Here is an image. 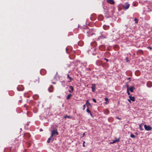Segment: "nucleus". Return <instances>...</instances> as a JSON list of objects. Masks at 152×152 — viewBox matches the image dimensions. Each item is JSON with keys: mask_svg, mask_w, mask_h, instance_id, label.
<instances>
[{"mask_svg": "<svg viewBox=\"0 0 152 152\" xmlns=\"http://www.w3.org/2000/svg\"><path fill=\"white\" fill-rule=\"evenodd\" d=\"M53 84H55V83H54V82H53Z\"/></svg>", "mask_w": 152, "mask_h": 152, "instance_id": "13d9d810", "label": "nucleus"}, {"mask_svg": "<svg viewBox=\"0 0 152 152\" xmlns=\"http://www.w3.org/2000/svg\"><path fill=\"white\" fill-rule=\"evenodd\" d=\"M90 31V30L88 28H85L83 30V32L87 34H88L89 32Z\"/></svg>", "mask_w": 152, "mask_h": 152, "instance_id": "6e6552de", "label": "nucleus"}, {"mask_svg": "<svg viewBox=\"0 0 152 152\" xmlns=\"http://www.w3.org/2000/svg\"><path fill=\"white\" fill-rule=\"evenodd\" d=\"M51 128L53 130L51 131V137H53V136L55 135H58L59 134V133L57 131V126H53L51 127Z\"/></svg>", "mask_w": 152, "mask_h": 152, "instance_id": "f257e3e1", "label": "nucleus"}, {"mask_svg": "<svg viewBox=\"0 0 152 152\" xmlns=\"http://www.w3.org/2000/svg\"><path fill=\"white\" fill-rule=\"evenodd\" d=\"M144 127L145 130L147 131H149L151 130L152 127L149 126H147L145 124L144 125Z\"/></svg>", "mask_w": 152, "mask_h": 152, "instance_id": "20e7f679", "label": "nucleus"}, {"mask_svg": "<svg viewBox=\"0 0 152 152\" xmlns=\"http://www.w3.org/2000/svg\"><path fill=\"white\" fill-rule=\"evenodd\" d=\"M54 140V139L53 138V137H51V141L52 142H53Z\"/></svg>", "mask_w": 152, "mask_h": 152, "instance_id": "37998d69", "label": "nucleus"}, {"mask_svg": "<svg viewBox=\"0 0 152 152\" xmlns=\"http://www.w3.org/2000/svg\"><path fill=\"white\" fill-rule=\"evenodd\" d=\"M90 113V115H91V116H92V115H92V113H91V112Z\"/></svg>", "mask_w": 152, "mask_h": 152, "instance_id": "09e8293b", "label": "nucleus"}, {"mask_svg": "<svg viewBox=\"0 0 152 152\" xmlns=\"http://www.w3.org/2000/svg\"><path fill=\"white\" fill-rule=\"evenodd\" d=\"M120 141V139L118 138L114 140H113L112 142H110V144H113L115 143L116 142H118Z\"/></svg>", "mask_w": 152, "mask_h": 152, "instance_id": "1a4fd4ad", "label": "nucleus"}, {"mask_svg": "<svg viewBox=\"0 0 152 152\" xmlns=\"http://www.w3.org/2000/svg\"><path fill=\"white\" fill-rule=\"evenodd\" d=\"M33 81L35 83L38 84L39 83V78L38 77H34L33 79Z\"/></svg>", "mask_w": 152, "mask_h": 152, "instance_id": "7ed1b4c3", "label": "nucleus"}, {"mask_svg": "<svg viewBox=\"0 0 152 152\" xmlns=\"http://www.w3.org/2000/svg\"><path fill=\"white\" fill-rule=\"evenodd\" d=\"M127 92L129 95H130V93L129 91V89H127Z\"/></svg>", "mask_w": 152, "mask_h": 152, "instance_id": "f704fd0d", "label": "nucleus"}, {"mask_svg": "<svg viewBox=\"0 0 152 152\" xmlns=\"http://www.w3.org/2000/svg\"><path fill=\"white\" fill-rule=\"evenodd\" d=\"M91 44L92 46L94 47L96 45V42H94L91 43Z\"/></svg>", "mask_w": 152, "mask_h": 152, "instance_id": "5701e85b", "label": "nucleus"}, {"mask_svg": "<svg viewBox=\"0 0 152 152\" xmlns=\"http://www.w3.org/2000/svg\"><path fill=\"white\" fill-rule=\"evenodd\" d=\"M12 147H10V151H12V152H15V151H12Z\"/></svg>", "mask_w": 152, "mask_h": 152, "instance_id": "a19ab883", "label": "nucleus"}, {"mask_svg": "<svg viewBox=\"0 0 152 152\" xmlns=\"http://www.w3.org/2000/svg\"><path fill=\"white\" fill-rule=\"evenodd\" d=\"M105 48V46L103 45H101L99 46V49L102 50H103Z\"/></svg>", "mask_w": 152, "mask_h": 152, "instance_id": "9d476101", "label": "nucleus"}, {"mask_svg": "<svg viewBox=\"0 0 152 152\" xmlns=\"http://www.w3.org/2000/svg\"><path fill=\"white\" fill-rule=\"evenodd\" d=\"M137 53L142 54V51L141 50H139L137 51Z\"/></svg>", "mask_w": 152, "mask_h": 152, "instance_id": "a878e982", "label": "nucleus"}, {"mask_svg": "<svg viewBox=\"0 0 152 152\" xmlns=\"http://www.w3.org/2000/svg\"><path fill=\"white\" fill-rule=\"evenodd\" d=\"M104 60H106V61H107V62H108V61H109V60H108V59H107V58H104Z\"/></svg>", "mask_w": 152, "mask_h": 152, "instance_id": "79ce46f5", "label": "nucleus"}, {"mask_svg": "<svg viewBox=\"0 0 152 152\" xmlns=\"http://www.w3.org/2000/svg\"><path fill=\"white\" fill-rule=\"evenodd\" d=\"M131 100H130V99H128V101L130 102V103H131Z\"/></svg>", "mask_w": 152, "mask_h": 152, "instance_id": "de8ad7c7", "label": "nucleus"}, {"mask_svg": "<svg viewBox=\"0 0 152 152\" xmlns=\"http://www.w3.org/2000/svg\"><path fill=\"white\" fill-rule=\"evenodd\" d=\"M86 111L88 113H90L91 112L89 109V108H87L86 110Z\"/></svg>", "mask_w": 152, "mask_h": 152, "instance_id": "473e14b6", "label": "nucleus"}, {"mask_svg": "<svg viewBox=\"0 0 152 152\" xmlns=\"http://www.w3.org/2000/svg\"><path fill=\"white\" fill-rule=\"evenodd\" d=\"M106 38V37L104 35H102L99 37L98 39H104Z\"/></svg>", "mask_w": 152, "mask_h": 152, "instance_id": "2eb2a0df", "label": "nucleus"}, {"mask_svg": "<svg viewBox=\"0 0 152 152\" xmlns=\"http://www.w3.org/2000/svg\"><path fill=\"white\" fill-rule=\"evenodd\" d=\"M31 135L29 133H26L24 134L23 137L25 140H27L31 137Z\"/></svg>", "mask_w": 152, "mask_h": 152, "instance_id": "f03ea898", "label": "nucleus"}, {"mask_svg": "<svg viewBox=\"0 0 152 152\" xmlns=\"http://www.w3.org/2000/svg\"><path fill=\"white\" fill-rule=\"evenodd\" d=\"M127 80L129 81V82H130L131 81V78L130 77H129L127 78Z\"/></svg>", "mask_w": 152, "mask_h": 152, "instance_id": "58836bf2", "label": "nucleus"}, {"mask_svg": "<svg viewBox=\"0 0 152 152\" xmlns=\"http://www.w3.org/2000/svg\"><path fill=\"white\" fill-rule=\"evenodd\" d=\"M40 131H42V129H40Z\"/></svg>", "mask_w": 152, "mask_h": 152, "instance_id": "864d4df0", "label": "nucleus"}, {"mask_svg": "<svg viewBox=\"0 0 152 152\" xmlns=\"http://www.w3.org/2000/svg\"><path fill=\"white\" fill-rule=\"evenodd\" d=\"M99 18H100V19H99L100 20H103V17L102 16V15H99Z\"/></svg>", "mask_w": 152, "mask_h": 152, "instance_id": "cd10ccee", "label": "nucleus"}, {"mask_svg": "<svg viewBox=\"0 0 152 152\" xmlns=\"http://www.w3.org/2000/svg\"><path fill=\"white\" fill-rule=\"evenodd\" d=\"M92 100L95 103H96V99H94V98H93L92 99Z\"/></svg>", "mask_w": 152, "mask_h": 152, "instance_id": "e433bc0d", "label": "nucleus"}, {"mask_svg": "<svg viewBox=\"0 0 152 152\" xmlns=\"http://www.w3.org/2000/svg\"><path fill=\"white\" fill-rule=\"evenodd\" d=\"M87 108H89L88 105L87 106Z\"/></svg>", "mask_w": 152, "mask_h": 152, "instance_id": "3c124183", "label": "nucleus"}, {"mask_svg": "<svg viewBox=\"0 0 152 152\" xmlns=\"http://www.w3.org/2000/svg\"><path fill=\"white\" fill-rule=\"evenodd\" d=\"M26 104H25V105H24V106L25 107H26Z\"/></svg>", "mask_w": 152, "mask_h": 152, "instance_id": "4d7b16f0", "label": "nucleus"}, {"mask_svg": "<svg viewBox=\"0 0 152 152\" xmlns=\"http://www.w3.org/2000/svg\"><path fill=\"white\" fill-rule=\"evenodd\" d=\"M104 113L106 114H108L109 113V111L107 109H106L104 111Z\"/></svg>", "mask_w": 152, "mask_h": 152, "instance_id": "393cba45", "label": "nucleus"}, {"mask_svg": "<svg viewBox=\"0 0 152 152\" xmlns=\"http://www.w3.org/2000/svg\"><path fill=\"white\" fill-rule=\"evenodd\" d=\"M105 100L106 101V102H108V99L107 98H105Z\"/></svg>", "mask_w": 152, "mask_h": 152, "instance_id": "4c0bfd02", "label": "nucleus"}, {"mask_svg": "<svg viewBox=\"0 0 152 152\" xmlns=\"http://www.w3.org/2000/svg\"><path fill=\"white\" fill-rule=\"evenodd\" d=\"M134 89V86H132L130 87L129 88V90L132 92H133V90Z\"/></svg>", "mask_w": 152, "mask_h": 152, "instance_id": "f3484780", "label": "nucleus"}, {"mask_svg": "<svg viewBox=\"0 0 152 152\" xmlns=\"http://www.w3.org/2000/svg\"><path fill=\"white\" fill-rule=\"evenodd\" d=\"M148 48H150V49H151V47H148Z\"/></svg>", "mask_w": 152, "mask_h": 152, "instance_id": "5fc2aeb1", "label": "nucleus"}, {"mask_svg": "<svg viewBox=\"0 0 152 152\" xmlns=\"http://www.w3.org/2000/svg\"><path fill=\"white\" fill-rule=\"evenodd\" d=\"M85 141H84L83 142V146L84 147H85Z\"/></svg>", "mask_w": 152, "mask_h": 152, "instance_id": "ea45409f", "label": "nucleus"}, {"mask_svg": "<svg viewBox=\"0 0 152 152\" xmlns=\"http://www.w3.org/2000/svg\"><path fill=\"white\" fill-rule=\"evenodd\" d=\"M33 97L34 99L37 100L39 98V96L37 94H35L33 96Z\"/></svg>", "mask_w": 152, "mask_h": 152, "instance_id": "4468645a", "label": "nucleus"}, {"mask_svg": "<svg viewBox=\"0 0 152 152\" xmlns=\"http://www.w3.org/2000/svg\"><path fill=\"white\" fill-rule=\"evenodd\" d=\"M64 118H71V117L69 116H68V115H65L64 116Z\"/></svg>", "mask_w": 152, "mask_h": 152, "instance_id": "c85d7f7f", "label": "nucleus"}, {"mask_svg": "<svg viewBox=\"0 0 152 152\" xmlns=\"http://www.w3.org/2000/svg\"><path fill=\"white\" fill-rule=\"evenodd\" d=\"M129 4L128 3H126L123 5V7L125 10H126L129 8Z\"/></svg>", "mask_w": 152, "mask_h": 152, "instance_id": "39448f33", "label": "nucleus"}, {"mask_svg": "<svg viewBox=\"0 0 152 152\" xmlns=\"http://www.w3.org/2000/svg\"><path fill=\"white\" fill-rule=\"evenodd\" d=\"M67 48H66V52H67Z\"/></svg>", "mask_w": 152, "mask_h": 152, "instance_id": "603ef678", "label": "nucleus"}, {"mask_svg": "<svg viewBox=\"0 0 152 152\" xmlns=\"http://www.w3.org/2000/svg\"><path fill=\"white\" fill-rule=\"evenodd\" d=\"M107 2L111 4H114V1L113 0H107Z\"/></svg>", "mask_w": 152, "mask_h": 152, "instance_id": "dca6fc26", "label": "nucleus"}, {"mask_svg": "<svg viewBox=\"0 0 152 152\" xmlns=\"http://www.w3.org/2000/svg\"><path fill=\"white\" fill-rule=\"evenodd\" d=\"M40 73L42 75H44L46 73V71L45 70H41L40 71Z\"/></svg>", "mask_w": 152, "mask_h": 152, "instance_id": "f8f14e48", "label": "nucleus"}, {"mask_svg": "<svg viewBox=\"0 0 152 152\" xmlns=\"http://www.w3.org/2000/svg\"><path fill=\"white\" fill-rule=\"evenodd\" d=\"M67 76V77L69 78L70 80L68 82H70L72 81V80H73V79L72 78V77L69 76V74H68Z\"/></svg>", "mask_w": 152, "mask_h": 152, "instance_id": "b1692460", "label": "nucleus"}, {"mask_svg": "<svg viewBox=\"0 0 152 152\" xmlns=\"http://www.w3.org/2000/svg\"><path fill=\"white\" fill-rule=\"evenodd\" d=\"M19 101L20 102H21V100H19Z\"/></svg>", "mask_w": 152, "mask_h": 152, "instance_id": "6e6d98bb", "label": "nucleus"}, {"mask_svg": "<svg viewBox=\"0 0 152 152\" xmlns=\"http://www.w3.org/2000/svg\"><path fill=\"white\" fill-rule=\"evenodd\" d=\"M96 53H92V54H93V55H96Z\"/></svg>", "mask_w": 152, "mask_h": 152, "instance_id": "8fccbe9b", "label": "nucleus"}, {"mask_svg": "<svg viewBox=\"0 0 152 152\" xmlns=\"http://www.w3.org/2000/svg\"><path fill=\"white\" fill-rule=\"evenodd\" d=\"M116 118H117V119H118L120 120H121V118H120L119 117H116Z\"/></svg>", "mask_w": 152, "mask_h": 152, "instance_id": "c03bdc74", "label": "nucleus"}, {"mask_svg": "<svg viewBox=\"0 0 152 152\" xmlns=\"http://www.w3.org/2000/svg\"><path fill=\"white\" fill-rule=\"evenodd\" d=\"M26 146L28 147H30L31 146V143L30 142H26Z\"/></svg>", "mask_w": 152, "mask_h": 152, "instance_id": "412c9836", "label": "nucleus"}, {"mask_svg": "<svg viewBox=\"0 0 152 152\" xmlns=\"http://www.w3.org/2000/svg\"><path fill=\"white\" fill-rule=\"evenodd\" d=\"M69 88L71 89V90H69V91L70 93H72L73 92L74 90V88L72 86H69Z\"/></svg>", "mask_w": 152, "mask_h": 152, "instance_id": "a211bd4d", "label": "nucleus"}, {"mask_svg": "<svg viewBox=\"0 0 152 152\" xmlns=\"http://www.w3.org/2000/svg\"><path fill=\"white\" fill-rule=\"evenodd\" d=\"M142 125H143V124H140L139 125V128L140 129L141 131H142V130H143V128L142 127Z\"/></svg>", "mask_w": 152, "mask_h": 152, "instance_id": "4be33fe9", "label": "nucleus"}, {"mask_svg": "<svg viewBox=\"0 0 152 152\" xmlns=\"http://www.w3.org/2000/svg\"><path fill=\"white\" fill-rule=\"evenodd\" d=\"M130 137L132 138H134L135 137V136L134 134H131L130 135Z\"/></svg>", "mask_w": 152, "mask_h": 152, "instance_id": "2f4dec72", "label": "nucleus"}, {"mask_svg": "<svg viewBox=\"0 0 152 152\" xmlns=\"http://www.w3.org/2000/svg\"><path fill=\"white\" fill-rule=\"evenodd\" d=\"M17 90L18 91H22L24 89V88L23 86H18L17 88Z\"/></svg>", "mask_w": 152, "mask_h": 152, "instance_id": "423d86ee", "label": "nucleus"}, {"mask_svg": "<svg viewBox=\"0 0 152 152\" xmlns=\"http://www.w3.org/2000/svg\"><path fill=\"white\" fill-rule=\"evenodd\" d=\"M147 86L148 87H151L152 86V83L151 81H148L146 84Z\"/></svg>", "mask_w": 152, "mask_h": 152, "instance_id": "0eeeda50", "label": "nucleus"}, {"mask_svg": "<svg viewBox=\"0 0 152 152\" xmlns=\"http://www.w3.org/2000/svg\"><path fill=\"white\" fill-rule=\"evenodd\" d=\"M48 91L50 92H52L53 91V88L52 86H50L48 89Z\"/></svg>", "mask_w": 152, "mask_h": 152, "instance_id": "6ab92c4d", "label": "nucleus"}, {"mask_svg": "<svg viewBox=\"0 0 152 152\" xmlns=\"http://www.w3.org/2000/svg\"><path fill=\"white\" fill-rule=\"evenodd\" d=\"M129 98L131 101L134 102L135 101V98L134 96H129Z\"/></svg>", "mask_w": 152, "mask_h": 152, "instance_id": "ddd939ff", "label": "nucleus"}, {"mask_svg": "<svg viewBox=\"0 0 152 152\" xmlns=\"http://www.w3.org/2000/svg\"><path fill=\"white\" fill-rule=\"evenodd\" d=\"M86 104H85L84 105H83V110H85V108H86Z\"/></svg>", "mask_w": 152, "mask_h": 152, "instance_id": "c9c22d12", "label": "nucleus"}, {"mask_svg": "<svg viewBox=\"0 0 152 152\" xmlns=\"http://www.w3.org/2000/svg\"><path fill=\"white\" fill-rule=\"evenodd\" d=\"M126 87H127V89H129V86L128 85H126Z\"/></svg>", "mask_w": 152, "mask_h": 152, "instance_id": "49530a36", "label": "nucleus"}, {"mask_svg": "<svg viewBox=\"0 0 152 152\" xmlns=\"http://www.w3.org/2000/svg\"><path fill=\"white\" fill-rule=\"evenodd\" d=\"M72 95L71 94H68L67 96H66V99L67 100H69L70 99L71 97L72 96Z\"/></svg>", "mask_w": 152, "mask_h": 152, "instance_id": "aec40b11", "label": "nucleus"}, {"mask_svg": "<svg viewBox=\"0 0 152 152\" xmlns=\"http://www.w3.org/2000/svg\"><path fill=\"white\" fill-rule=\"evenodd\" d=\"M126 62H129V61L128 59V57H126Z\"/></svg>", "mask_w": 152, "mask_h": 152, "instance_id": "72a5a7b5", "label": "nucleus"}, {"mask_svg": "<svg viewBox=\"0 0 152 152\" xmlns=\"http://www.w3.org/2000/svg\"><path fill=\"white\" fill-rule=\"evenodd\" d=\"M87 104H88L90 106H91V104H90V103L89 102H88V100H87V101H86V105H87Z\"/></svg>", "mask_w": 152, "mask_h": 152, "instance_id": "c756f323", "label": "nucleus"}, {"mask_svg": "<svg viewBox=\"0 0 152 152\" xmlns=\"http://www.w3.org/2000/svg\"><path fill=\"white\" fill-rule=\"evenodd\" d=\"M85 135V133H83V134H82V137H84V136Z\"/></svg>", "mask_w": 152, "mask_h": 152, "instance_id": "a18cd8bd", "label": "nucleus"}, {"mask_svg": "<svg viewBox=\"0 0 152 152\" xmlns=\"http://www.w3.org/2000/svg\"><path fill=\"white\" fill-rule=\"evenodd\" d=\"M134 21H135V23H138V20L136 18H135L134 19Z\"/></svg>", "mask_w": 152, "mask_h": 152, "instance_id": "7c9ffc66", "label": "nucleus"}, {"mask_svg": "<svg viewBox=\"0 0 152 152\" xmlns=\"http://www.w3.org/2000/svg\"><path fill=\"white\" fill-rule=\"evenodd\" d=\"M92 86L91 88H92V91L94 92L95 90V86L96 85L95 84H92Z\"/></svg>", "mask_w": 152, "mask_h": 152, "instance_id": "9b49d317", "label": "nucleus"}, {"mask_svg": "<svg viewBox=\"0 0 152 152\" xmlns=\"http://www.w3.org/2000/svg\"><path fill=\"white\" fill-rule=\"evenodd\" d=\"M51 137V136L48 139V140L47 141V142L48 143H49L50 142V141H51V137Z\"/></svg>", "mask_w": 152, "mask_h": 152, "instance_id": "bb28decb", "label": "nucleus"}]
</instances>
